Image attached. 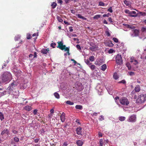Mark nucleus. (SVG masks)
<instances>
[{"label": "nucleus", "mask_w": 146, "mask_h": 146, "mask_svg": "<svg viewBox=\"0 0 146 146\" xmlns=\"http://www.w3.org/2000/svg\"><path fill=\"white\" fill-rule=\"evenodd\" d=\"M1 78L3 82H8L11 80L12 76L10 72L6 71L2 74Z\"/></svg>", "instance_id": "f257e3e1"}, {"label": "nucleus", "mask_w": 146, "mask_h": 146, "mask_svg": "<svg viewBox=\"0 0 146 146\" xmlns=\"http://www.w3.org/2000/svg\"><path fill=\"white\" fill-rule=\"evenodd\" d=\"M17 86V84L16 82L12 83L7 88V92H4V94H11L13 91L15 90V89Z\"/></svg>", "instance_id": "f03ea898"}, {"label": "nucleus", "mask_w": 146, "mask_h": 146, "mask_svg": "<svg viewBox=\"0 0 146 146\" xmlns=\"http://www.w3.org/2000/svg\"><path fill=\"white\" fill-rule=\"evenodd\" d=\"M146 100V94H142L140 95L136 100V103L139 104L143 103Z\"/></svg>", "instance_id": "7ed1b4c3"}, {"label": "nucleus", "mask_w": 146, "mask_h": 146, "mask_svg": "<svg viewBox=\"0 0 146 146\" xmlns=\"http://www.w3.org/2000/svg\"><path fill=\"white\" fill-rule=\"evenodd\" d=\"M119 102L124 106H127L129 102L128 99L125 97H122L120 99Z\"/></svg>", "instance_id": "20e7f679"}, {"label": "nucleus", "mask_w": 146, "mask_h": 146, "mask_svg": "<svg viewBox=\"0 0 146 146\" xmlns=\"http://www.w3.org/2000/svg\"><path fill=\"white\" fill-rule=\"evenodd\" d=\"M9 130L5 128L2 129L1 134V135L2 136V138L6 139L7 137H6L4 136L5 135V134H6L7 135H9Z\"/></svg>", "instance_id": "39448f33"}, {"label": "nucleus", "mask_w": 146, "mask_h": 146, "mask_svg": "<svg viewBox=\"0 0 146 146\" xmlns=\"http://www.w3.org/2000/svg\"><path fill=\"white\" fill-rule=\"evenodd\" d=\"M91 47L89 48V49L92 51H96L97 50H98V46L97 45L93 42H90L89 43Z\"/></svg>", "instance_id": "423d86ee"}, {"label": "nucleus", "mask_w": 146, "mask_h": 146, "mask_svg": "<svg viewBox=\"0 0 146 146\" xmlns=\"http://www.w3.org/2000/svg\"><path fill=\"white\" fill-rule=\"evenodd\" d=\"M116 62L118 65H121L122 63V60L121 55L117 54L115 58Z\"/></svg>", "instance_id": "0eeeda50"}, {"label": "nucleus", "mask_w": 146, "mask_h": 146, "mask_svg": "<svg viewBox=\"0 0 146 146\" xmlns=\"http://www.w3.org/2000/svg\"><path fill=\"white\" fill-rule=\"evenodd\" d=\"M57 43L58 44L57 47L62 50H64L66 48V46L63 45V43L62 41L58 42Z\"/></svg>", "instance_id": "6e6552de"}, {"label": "nucleus", "mask_w": 146, "mask_h": 146, "mask_svg": "<svg viewBox=\"0 0 146 146\" xmlns=\"http://www.w3.org/2000/svg\"><path fill=\"white\" fill-rule=\"evenodd\" d=\"M136 116L135 115H132L129 117L127 121L129 122H135L136 121Z\"/></svg>", "instance_id": "1a4fd4ad"}, {"label": "nucleus", "mask_w": 146, "mask_h": 146, "mask_svg": "<svg viewBox=\"0 0 146 146\" xmlns=\"http://www.w3.org/2000/svg\"><path fill=\"white\" fill-rule=\"evenodd\" d=\"M132 33H131L130 35L132 37L137 36L139 35V31L137 29H133L132 30Z\"/></svg>", "instance_id": "9d476101"}, {"label": "nucleus", "mask_w": 146, "mask_h": 146, "mask_svg": "<svg viewBox=\"0 0 146 146\" xmlns=\"http://www.w3.org/2000/svg\"><path fill=\"white\" fill-rule=\"evenodd\" d=\"M37 53L36 52H35L34 53V55H33L32 54H30L29 55V59L31 60H33L34 58H37Z\"/></svg>", "instance_id": "9b49d317"}, {"label": "nucleus", "mask_w": 146, "mask_h": 146, "mask_svg": "<svg viewBox=\"0 0 146 146\" xmlns=\"http://www.w3.org/2000/svg\"><path fill=\"white\" fill-rule=\"evenodd\" d=\"M82 128L79 127H77L76 129L77 133L78 135H82L81 134L82 133Z\"/></svg>", "instance_id": "f8f14e48"}, {"label": "nucleus", "mask_w": 146, "mask_h": 146, "mask_svg": "<svg viewBox=\"0 0 146 146\" xmlns=\"http://www.w3.org/2000/svg\"><path fill=\"white\" fill-rule=\"evenodd\" d=\"M65 113H64L63 112L62 113L60 116V119L61 121L62 122H64L65 121V120L66 119L65 117Z\"/></svg>", "instance_id": "ddd939ff"}, {"label": "nucleus", "mask_w": 146, "mask_h": 146, "mask_svg": "<svg viewBox=\"0 0 146 146\" xmlns=\"http://www.w3.org/2000/svg\"><path fill=\"white\" fill-rule=\"evenodd\" d=\"M123 25L128 28L133 29L135 28V27L134 26L132 25L125 24H123Z\"/></svg>", "instance_id": "4468645a"}, {"label": "nucleus", "mask_w": 146, "mask_h": 146, "mask_svg": "<svg viewBox=\"0 0 146 146\" xmlns=\"http://www.w3.org/2000/svg\"><path fill=\"white\" fill-rule=\"evenodd\" d=\"M11 94H12L14 96H18L19 95V91L16 90L15 91H13Z\"/></svg>", "instance_id": "2eb2a0df"}, {"label": "nucleus", "mask_w": 146, "mask_h": 146, "mask_svg": "<svg viewBox=\"0 0 146 146\" xmlns=\"http://www.w3.org/2000/svg\"><path fill=\"white\" fill-rule=\"evenodd\" d=\"M24 109L26 111H30L32 109V108L30 106H25L24 108Z\"/></svg>", "instance_id": "dca6fc26"}, {"label": "nucleus", "mask_w": 146, "mask_h": 146, "mask_svg": "<svg viewBox=\"0 0 146 146\" xmlns=\"http://www.w3.org/2000/svg\"><path fill=\"white\" fill-rule=\"evenodd\" d=\"M48 51V48H47V49H43L41 50V52L42 53L46 54Z\"/></svg>", "instance_id": "f3484780"}, {"label": "nucleus", "mask_w": 146, "mask_h": 146, "mask_svg": "<svg viewBox=\"0 0 146 146\" xmlns=\"http://www.w3.org/2000/svg\"><path fill=\"white\" fill-rule=\"evenodd\" d=\"M77 145L79 146H82L83 144V141L80 140H79L76 142Z\"/></svg>", "instance_id": "a211bd4d"}, {"label": "nucleus", "mask_w": 146, "mask_h": 146, "mask_svg": "<svg viewBox=\"0 0 146 146\" xmlns=\"http://www.w3.org/2000/svg\"><path fill=\"white\" fill-rule=\"evenodd\" d=\"M135 90L137 92H139L140 90V88L139 85H137L135 88Z\"/></svg>", "instance_id": "6ab92c4d"}, {"label": "nucleus", "mask_w": 146, "mask_h": 146, "mask_svg": "<svg viewBox=\"0 0 146 146\" xmlns=\"http://www.w3.org/2000/svg\"><path fill=\"white\" fill-rule=\"evenodd\" d=\"M77 16L78 18L82 19L83 20H86L87 19L86 18L82 16L80 14H78L77 15Z\"/></svg>", "instance_id": "aec40b11"}, {"label": "nucleus", "mask_w": 146, "mask_h": 146, "mask_svg": "<svg viewBox=\"0 0 146 146\" xmlns=\"http://www.w3.org/2000/svg\"><path fill=\"white\" fill-rule=\"evenodd\" d=\"M101 69L103 71H105V70L107 68V66L106 64H104L103 65H102L101 66Z\"/></svg>", "instance_id": "412c9836"}, {"label": "nucleus", "mask_w": 146, "mask_h": 146, "mask_svg": "<svg viewBox=\"0 0 146 146\" xmlns=\"http://www.w3.org/2000/svg\"><path fill=\"white\" fill-rule=\"evenodd\" d=\"M4 119V115L2 113L0 112V119L3 121Z\"/></svg>", "instance_id": "4be33fe9"}, {"label": "nucleus", "mask_w": 146, "mask_h": 146, "mask_svg": "<svg viewBox=\"0 0 146 146\" xmlns=\"http://www.w3.org/2000/svg\"><path fill=\"white\" fill-rule=\"evenodd\" d=\"M119 120L121 121H123L125 119V117L123 116H120L118 117Z\"/></svg>", "instance_id": "5701e85b"}, {"label": "nucleus", "mask_w": 146, "mask_h": 146, "mask_svg": "<svg viewBox=\"0 0 146 146\" xmlns=\"http://www.w3.org/2000/svg\"><path fill=\"white\" fill-rule=\"evenodd\" d=\"M66 103L69 105H72L74 104V103L73 102H71L70 101L68 100L65 102Z\"/></svg>", "instance_id": "b1692460"}, {"label": "nucleus", "mask_w": 146, "mask_h": 146, "mask_svg": "<svg viewBox=\"0 0 146 146\" xmlns=\"http://www.w3.org/2000/svg\"><path fill=\"white\" fill-rule=\"evenodd\" d=\"M76 109L79 110H82V106L81 105H77L75 106Z\"/></svg>", "instance_id": "393cba45"}, {"label": "nucleus", "mask_w": 146, "mask_h": 146, "mask_svg": "<svg viewBox=\"0 0 146 146\" xmlns=\"http://www.w3.org/2000/svg\"><path fill=\"white\" fill-rule=\"evenodd\" d=\"M126 65L127 66V67L128 70H130L131 69V66L129 62H127L126 63Z\"/></svg>", "instance_id": "a878e982"}, {"label": "nucleus", "mask_w": 146, "mask_h": 146, "mask_svg": "<svg viewBox=\"0 0 146 146\" xmlns=\"http://www.w3.org/2000/svg\"><path fill=\"white\" fill-rule=\"evenodd\" d=\"M55 97L57 99H59L60 98V95L57 92H56L54 94Z\"/></svg>", "instance_id": "bb28decb"}, {"label": "nucleus", "mask_w": 146, "mask_h": 146, "mask_svg": "<svg viewBox=\"0 0 146 146\" xmlns=\"http://www.w3.org/2000/svg\"><path fill=\"white\" fill-rule=\"evenodd\" d=\"M89 60L92 62L94 60V56H90Z\"/></svg>", "instance_id": "cd10ccee"}, {"label": "nucleus", "mask_w": 146, "mask_h": 146, "mask_svg": "<svg viewBox=\"0 0 146 146\" xmlns=\"http://www.w3.org/2000/svg\"><path fill=\"white\" fill-rule=\"evenodd\" d=\"M113 77L114 78L115 80H117L119 78V77L117 75L116 73H114L113 75Z\"/></svg>", "instance_id": "c85d7f7f"}, {"label": "nucleus", "mask_w": 146, "mask_h": 146, "mask_svg": "<svg viewBox=\"0 0 146 146\" xmlns=\"http://www.w3.org/2000/svg\"><path fill=\"white\" fill-rule=\"evenodd\" d=\"M53 9L55 8L57 5V4L54 2H53L51 5Z\"/></svg>", "instance_id": "c756f323"}, {"label": "nucleus", "mask_w": 146, "mask_h": 146, "mask_svg": "<svg viewBox=\"0 0 146 146\" xmlns=\"http://www.w3.org/2000/svg\"><path fill=\"white\" fill-rule=\"evenodd\" d=\"M14 141L16 143H18L19 141V139L16 137H14L13 138Z\"/></svg>", "instance_id": "7c9ffc66"}, {"label": "nucleus", "mask_w": 146, "mask_h": 146, "mask_svg": "<svg viewBox=\"0 0 146 146\" xmlns=\"http://www.w3.org/2000/svg\"><path fill=\"white\" fill-rule=\"evenodd\" d=\"M101 17V15H95L93 17V19H97L99 18H100Z\"/></svg>", "instance_id": "2f4dec72"}, {"label": "nucleus", "mask_w": 146, "mask_h": 146, "mask_svg": "<svg viewBox=\"0 0 146 146\" xmlns=\"http://www.w3.org/2000/svg\"><path fill=\"white\" fill-rule=\"evenodd\" d=\"M69 48L70 47H66V48L64 50V51H67V53L68 54V55H70V54L69 52Z\"/></svg>", "instance_id": "473e14b6"}, {"label": "nucleus", "mask_w": 146, "mask_h": 146, "mask_svg": "<svg viewBox=\"0 0 146 146\" xmlns=\"http://www.w3.org/2000/svg\"><path fill=\"white\" fill-rule=\"evenodd\" d=\"M21 36L19 35H17L15 38V41H17L20 38Z\"/></svg>", "instance_id": "72a5a7b5"}, {"label": "nucleus", "mask_w": 146, "mask_h": 146, "mask_svg": "<svg viewBox=\"0 0 146 146\" xmlns=\"http://www.w3.org/2000/svg\"><path fill=\"white\" fill-rule=\"evenodd\" d=\"M85 62L89 66L91 64V63L90 62V60L88 59L85 60Z\"/></svg>", "instance_id": "f704fd0d"}, {"label": "nucleus", "mask_w": 146, "mask_h": 146, "mask_svg": "<svg viewBox=\"0 0 146 146\" xmlns=\"http://www.w3.org/2000/svg\"><path fill=\"white\" fill-rule=\"evenodd\" d=\"M90 68L92 70H94L96 69V67L94 65H91L89 66Z\"/></svg>", "instance_id": "c9c22d12"}, {"label": "nucleus", "mask_w": 146, "mask_h": 146, "mask_svg": "<svg viewBox=\"0 0 146 146\" xmlns=\"http://www.w3.org/2000/svg\"><path fill=\"white\" fill-rule=\"evenodd\" d=\"M103 143V140L102 139H100V145L99 146H102Z\"/></svg>", "instance_id": "e433bc0d"}, {"label": "nucleus", "mask_w": 146, "mask_h": 146, "mask_svg": "<svg viewBox=\"0 0 146 146\" xmlns=\"http://www.w3.org/2000/svg\"><path fill=\"white\" fill-rule=\"evenodd\" d=\"M112 7H110L108 9L107 11H108L109 12L111 13L113 12V10L112 9Z\"/></svg>", "instance_id": "4c0bfd02"}, {"label": "nucleus", "mask_w": 146, "mask_h": 146, "mask_svg": "<svg viewBox=\"0 0 146 146\" xmlns=\"http://www.w3.org/2000/svg\"><path fill=\"white\" fill-rule=\"evenodd\" d=\"M57 19L58 21L60 22H62L63 21V20L59 16L57 17Z\"/></svg>", "instance_id": "58836bf2"}, {"label": "nucleus", "mask_w": 146, "mask_h": 146, "mask_svg": "<svg viewBox=\"0 0 146 146\" xmlns=\"http://www.w3.org/2000/svg\"><path fill=\"white\" fill-rule=\"evenodd\" d=\"M99 5L100 6H104L105 3L102 1H100L99 3Z\"/></svg>", "instance_id": "ea45409f"}, {"label": "nucleus", "mask_w": 146, "mask_h": 146, "mask_svg": "<svg viewBox=\"0 0 146 146\" xmlns=\"http://www.w3.org/2000/svg\"><path fill=\"white\" fill-rule=\"evenodd\" d=\"M104 117L102 115H100L99 119L100 121H102L104 119Z\"/></svg>", "instance_id": "a19ab883"}, {"label": "nucleus", "mask_w": 146, "mask_h": 146, "mask_svg": "<svg viewBox=\"0 0 146 146\" xmlns=\"http://www.w3.org/2000/svg\"><path fill=\"white\" fill-rule=\"evenodd\" d=\"M124 3L127 6H128L129 5V2L128 1L126 0H125L124 1Z\"/></svg>", "instance_id": "79ce46f5"}, {"label": "nucleus", "mask_w": 146, "mask_h": 146, "mask_svg": "<svg viewBox=\"0 0 146 146\" xmlns=\"http://www.w3.org/2000/svg\"><path fill=\"white\" fill-rule=\"evenodd\" d=\"M31 35L30 34H28L27 35V38L28 39H29L31 38Z\"/></svg>", "instance_id": "37998d69"}, {"label": "nucleus", "mask_w": 146, "mask_h": 146, "mask_svg": "<svg viewBox=\"0 0 146 146\" xmlns=\"http://www.w3.org/2000/svg\"><path fill=\"white\" fill-rule=\"evenodd\" d=\"M113 40L115 42H118V39L116 38H113Z\"/></svg>", "instance_id": "c03bdc74"}, {"label": "nucleus", "mask_w": 146, "mask_h": 146, "mask_svg": "<svg viewBox=\"0 0 146 146\" xmlns=\"http://www.w3.org/2000/svg\"><path fill=\"white\" fill-rule=\"evenodd\" d=\"M140 14L142 16H146V12H140Z\"/></svg>", "instance_id": "a18cd8bd"}, {"label": "nucleus", "mask_w": 146, "mask_h": 146, "mask_svg": "<svg viewBox=\"0 0 146 146\" xmlns=\"http://www.w3.org/2000/svg\"><path fill=\"white\" fill-rule=\"evenodd\" d=\"M12 132L14 134H17L18 133V132L17 131L13 129L12 130Z\"/></svg>", "instance_id": "49530a36"}, {"label": "nucleus", "mask_w": 146, "mask_h": 146, "mask_svg": "<svg viewBox=\"0 0 146 146\" xmlns=\"http://www.w3.org/2000/svg\"><path fill=\"white\" fill-rule=\"evenodd\" d=\"M119 83H122L123 84H125L126 83V81L125 80H123L119 82Z\"/></svg>", "instance_id": "de8ad7c7"}, {"label": "nucleus", "mask_w": 146, "mask_h": 146, "mask_svg": "<svg viewBox=\"0 0 146 146\" xmlns=\"http://www.w3.org/2000/svg\"><path fill=\"white\" fill-rule=\"evenodd\" d=\"M114 50H113L112 49H110L108 50V52L109 53H113L114 52Z\"/></svg>", "instance_id": "09e8293b"}, {"label": "nucleus", "mask_w": 146, "mask_h": 146, "mask_svg": "<svg viewBox=\"0 0 146 146\" xmlns=\"http://www.w3.org/2000/svg\"><path fill=\"white\" fill-rule=\"evenodd\" d=\"M106 34L108 36H110V34L109 32L108 31H106Z\"/></svg>", "instance_id": "8fccbe9b"}, {"label": "nucleus", "mask_w": 146, "mask_h": 146, "mask_svg": "<svg viewBox=\"0 0 146 146\" xmlns=\"http://www.w3.org/2000/svg\"><path fill=\"white\" fill-rule=\"evenodd\" d=\"M56 45V44L55 43H52L51 44L50 46H51L53 48H55L54 46Z\"/></svg>", "instance_id": "3c124183"}, {"label": "nucleus", "mask_w": 146, "mask_h": 146, "mask_svg": "<svg viewBox=\"0 0 146 146\" xmlns=\"http://www.w3.org/2000/svg\"><path fill=\"white\" fill-rule=\"evenodd\" d=\"M128 73L130 76H133L134 74V72L132 71L128 72Z\"/></svg>", "instance_id": "603ef678"}, {"label": "nucleus", "mask_w": 146, "mask_h": 146, "mask_svg": "<svg viewBox=\"0 0 146 146\" xmlns=\"http://www.w3.org/2000/svg\"><path fill=\"white\" fill-rule=\"evenodd\" d=\"M76 47L77 48L78 50H81V48L80 45L79 44H77L76 45Z\"/></svg>", "instance_id": "864d4df0"}, {"label": "nucleus", "mask_w": 146, "mask_h": 146, "mask_svg": "<svg viewBox=\"0 0 146 146\" xmlns=\"http://www.w3.org/2000/svg\"><path fill=\"white\" fill-rule=\"evenodd\" d=\"M109 15H110V14L109 13H108L107 14H104L103 15V16L104 17H108Z\"/></svg>", "instance_id": "5fc2aeb1"}, {"label": "nucleus", "mask_w": 146, "mask_h": 146, "mask_svg": "<svg viewBox=\"0 0 146 146\" xmlns=\"http://www.w3.org/2000/svg\"><path fill=\"white\" fill-rule=\"evenodd\" d=\"M100 112H99L98 113H96V112H94L93 114H92V115L93 116H94H94H96L97 115H98V114H100Z\"/></svg>", "instance_id": "6e6d98bb"}, {"label": "nucleus", "mask_w": 146, "mask_h": 146, "mask_svg": "<svg viewBox=\"0 0 146 146\" xmlns=\"http://www.w3.org/2000/svg\"><path fill=\"white\" fill-rule=\"evenodd\" d=\"M138 64V62L137 60H134V62L133 64L135 65H137Z\"/></svg>", "instance_id": "4d7b16f0"}, {"label": "nucleus", "mask_w": 146, "mask_h": 146, "mask_svg": "<svg viewBox=\"0 0 146 146\" xmlns=\"http://www.w3.org/2000/svg\"><path fill=\"white\" fill-rule=\"evenodd\" d=\"M37 113V110L36 109L33 111V113L34 115H36Z\"/></svg>", "instance_id": "13d9d810"}, {"label": "nucleus", "mask_w": 146, "mask_h": 146, "mask_svg": "<svg viewBox=\"0 0 146 146\" xmlns=\"http://www.w3.org/2000/svg\"><path fill=\"white\" fill-rule=\"evenodd\" d=\"M141 30L142 32L145 31H146V27H142Z\"/></svg>", "instance_id": "bf43d9fd"}, {"label": "nucleus", "mask_w": 146, "mask_h": 146, "mask_svg": "<svg viewBox=\"0 0 146 146\" xmlns=\"http://www.w3.org/2000/svg\"><path fill=\"white\" fill-rule=\"evenodd\" d=\"M68 145L67 142H64L62 145V146H67Z\"/></svg>", "instance_id": "052dcab7"}, {"label": "nucleus", "mask_w": 146, "mask_h": 146, "mask_svg": "<svg viewBox=\"0 0 146 146\" xmlns=\"http://www.w3.org/2000/svg\"><path fill=\"white\" fill-rule=\"evenodd\" d=\"M72 27L70 26L69 27V31L70 32H72L73 31V29H72Z\"/></svg>", "instance_id": "680f3d73"}, {"label": "nucleus", "mask_w": 146, "mask_h": 146, "mask_svg": "<svg viewBox=\"0 0 146 146\" xmlns=\"http://www.w3.org/2000/svg\"><path fill=\"white\" fill-rule=\"evenodd\" d=\"M73 0H64L65 2L67 4L69 3V1H73Z\"/></svg>", "instance_id": "e2e57ef3"}, {"label": "nucleus", "mask_w": 146, "mask_h": 146, "mask_svg": "<svg viewBox=\"0 0 146 146\" xmlns=\"http://www.w3.org/2000/svg\"><path fill=\"white\" fill-rule=\"evenodd\" d=\"M108 20L111 23L113 22V21L112 20V19L111 18V17L109 18L108 19Z\"/></svg>", "instance_id": "0e129e2a"}, {"label": "nucleus", "mask_w": 146, "mask_h": 146, "mask_svg": "<svg viewBox=\"0 0 146 146\" xmlns=\"http://www.w3.org/2000/svg\"><path fill=\"white\" fill-rule=\"evenodd\" d=\"M7 92V91H5V90H4L3 91H2V90L0 91V93H1V94H2V95H5L6 94H4V92Z\"/></svg>", "instance_id": "69168bd1"}, {"label": "nucleus", "mask_w": 146, "mask_h": 146, "mask_svg": "<svg viewBox=\"0 0 146 146\" xmlns=\"http://www.w3.org/2000/svg\"><path fill=\"white\" fill-rule=\"evenodd\" d=\"M39 140V139H35L34 140V141L36 143H38V142Z\"/></svg>", "instance_id": "338daca9"}, {"label": "nucleus", "mask_w": 146, "mask_h": 146, "mask_svg": "<svg viewBox=\"0 0 146 146\" xmlns=\"http://www.w3.org/2000/svg\"><path fill=\"white\" fill-rule=\"evenodd\" d=\"M119 99V97L118 96H116L115 98V100L116 102H117L116 101L117 100Z\"/></svg>", "instance_id": "774afa93"}]
</instances>
